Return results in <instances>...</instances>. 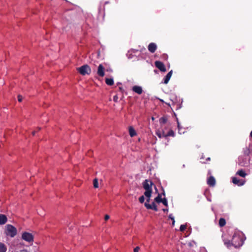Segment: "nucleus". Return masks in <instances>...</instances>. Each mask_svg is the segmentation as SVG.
I'll use <instances>...</instances> for the list:
<instances>
[{
    "label": "nucleus",
    "mask_w": 252,
    "mask_h": 252,
    "mask_svg": "<svg viewBox=\"0 0 252 252\" xmlns=\"http://www.w3.org/2000/svg\"><path fill=\"white\" fill-rule=\"evenodd\" d=\"M153 183L149 180H145L142 183L143 187L145 189L144 195L146 197H151L152 193V186L153 185Z\"/></svg>",
    "instance_id": "nucleus-1"
},
{
    "label": "nucleus",
    "mask_w": 252,
    "mask_h": 252,
    "mask_svg": "<svg viewBox=\"0 0 252 252\" xmlns=\"http://www.w3.org/2000/svg\"><path fill=\"white\" fill-rule=\"evenodd\" d=\"M5 234L10 237H14L17 233V229L11 224H7L5 226Z\"/></svg>",
    "instance_id": "nucleus-2"
},
{
    "label": "nucleus",
    "mask_w": 252,
    "mask_h": 252,
    "mask_svg": "<svg viewBox=\"0 0 252 252\" xmlns=\"http://www.w3.org/2000/svg\"><path fill=\"white\" fill-rule=\"evenodd\" d=\"M231 244L235 248L240 247L242 245V240L239 235L234 234L231 239Z\"/></svg>",
    "instance_id": "nucleus-3"
},
{
    "label": "nucleus",
    "mask_w": 252,
    "mask_h": 252,
    "mask_svg": "<svg viewBox=\"0 0 252 252\" xmlns=\"http://www.w3.org/2000/svg\"><path fill=\"white\" fill-rule=\"evenodd\" d=\"M22 239L26 242L32 243L33 241V236L31 233L24 232L22 234Z\"/></svg>",
    "instance_id": "nucleus-4"
},
{
    "label": "nucleus",
    "mask_w": 252,
    "mask_h": 252,
    "mask_svg": "<svg viewBox=\"0 0 252 252\" xmlns=\"http://www.w3.org/2000/svg\"><path fill=\"white\" fill-rule=\"evenodd\" d=\"M91 72L90 67L87 65H83L80 67V74L82 75H89Z\"/></svg>",
    "instance_id": "nucleus-5"
},
{
    "label": "nucleus",
    "mask_w": 252,
    "mask_h": 252,
    "mask_svg": "<svg viewBox=\"0 0 252 252\" xmlns=\"http://www.w3.org/2000/svg\"><path fill=\"white\" fill-rule=\"evenodd\" d=\"M155 65L157 68H158L160 71L162 72H166V69L164 63L160 61H156L155 62Z\"/></svg>",
    "instance_id": "nucleus-6"
},
{
    "label": "nucleus",
    "mask_w": 252,
    "mask_h": 252,
    "mask_svg": "<svg viewBox=\"0 0 252 252\" xmlns=\"http://www.w3.org/2000/svg\"><path fill=\"white\" fill-rule=\"evenodd\" d=\"M144 205H145V207L148 209H152L155 211H158L157 206L156 204H155V203H154V202H153L152 203V204H150L147 203H145Z\"/></svg>",
    "instance_id": "nucleus-7"
},
{
    "label": "nucleus",
    "mask_w": 252,
    "mask_h": 252,
    "mask_svg": "<svg viewBox=\"0 0 252 252\" xmlns=\"http://www.w3.org/2000/svg\"><path fill=\"white\" fill-rule=\"evenodd\" d=\"M148 50L152 53H154L157 49V45L155 43H150L148 47Z\"/></svg>",
    "instance_id": "nucleus-8"
},
{
    "label": "nucleus",
    "mask_w": 252,
    "mask_h": 252,
    "mask_svg": "<svg viewBox=\"0 0 252 252\" xmlns=\"http://www.w3.org/2000/svg\"><path fill=\"white\" fill-rule=\"evenodd\" d=\"M104 68L102 64H100L98 67L97 74L100 77H103L104 75Z\"/></svg>",
    "instance_id": "nucleus-9"
},
{
    "label": "nucleus",
    "mask_w": 252,
    "mask_h": 252,
    "mask_svg": "<svg viewBox=\"0 0 252 252\" xmlns=\"http://www.w3.org/2000/svg\"><path fill=\"white\" fill-rule=\"evenodd\" d=\"M232 182L233 184L238 186H243L245 184V181L240 180L237 179L236 177L232 178Z\"/></svg>",
    "instance_id": "nucleus-10"
},
{
    "label": "nucleus",
    "mask_w": 252,
    "mask_h": 252,
    "mask_svg": "<svg viewBox=\"0 0 252 252\" xmlns=\"http://www.w3.org/2000/svg\"><path fill=\"white\" fill-rule=\"evenodd\" d=\"M132 90L134 92L137 93L138 94H141L143 92L142 88L141 87L138 86H134L132 87Z\"/></svg>",
    "instance_id": "nucleus-11"
},
{
    "label": "nucleus",
    "mask_w": 252,
    "mask_h": 252,
    "mask_svg": "<svg viewBox=\"0 0 252 252\" xmlns=\"http://www.w3.org/2000/svg\"><path fill=\"white\" fill-rule=\"evenodd\" d=\"M207 184L211 187H214L216 184V180L213 176H210L207 180Z\"/></svg>",
    "instance_id": "nucleus-12"
},
{
    "label": "nucleus",
    "mask_w": 252,
    "mask_h": 252,
    "mask_svg": "<svg viewBox=\"0 0 252 252\" xmlns=\"http://www.w3.org/2000/svg\"><path fill=\"white\" fill-rule=\"evenodd\" d=\"M7 221V217L4 214H0V224H5Z\"/></svg>",
    "instance_id": "nucleus-13"
},
{
    "label": "nucleus",
    "mask_w": 252,
    "mask_h": 252,
    "mask_svg": "<svg viewBox=\"0 0 252 252\" xmlns=\"http://www.w3.org/2000/svg\"><path fill=\"white\" fill-rule=\"evenodd\" d=\"M238 164L242 166H246L248 163L246 159H245L243 157H239L238 158Z\"/></svg>",
    "instance_id": "nucleus-14"
},
{
    "label": "nucleus",
    "mask_w": 252,
    "mask_h": 252,
    "mask_svg": "<svg viewBox=\"0 0 252 252\" xmlns=\"http://www.w3.org/2000/svg\"><path fill=\"white\" fill-rule=\"evenodd\" d=\"M172 70H170L165 76L164 79V83L166 84L168 83L172 75Z\"/></svg>",
    "instance_id": "nucleus-15"
},
{
    "label": "nucleus",
    "mask_w": 252,
    "mask_h": 252,
    "mask_svg": "<svg viewBox=\"0 0 252 252\" xmlns=\"http://www.w3.org/2000/svg\"><path fill=\"white\" fill-rule=\"evenodd\" d=\"M128 131H129V135L131 137H134L137 134L135 129L131 126H130L128 127Z\"/></svg>",
    "instance_id": "nucleus-16"
},
{
    "label": "nucleus",
    "mask_w": 252,
    "mask_h": 252,
    "mask_svg": "<svg viewBox=\"0 0 252 252\" xmlns=\"http://www.w3.org/2000/svg\"><path fill=\"white\" fill-rule=\"evenodd\" d=\"M163 135L164 136V137L166 138L168 136H174L175 134L173 130L170 129L167 134H165L164 132H163Z\"/></svg>",
    "instance_id": "nucleus-17"
},
{
    "label": "nucleus",
    "mask_w": 252,
    "mask_h": 252,
    "mask_svg": "<svg viewBox=\"0 0 252 252\" xmlns=\"http://www.w3.org/2000/svg\"><path fill=\"white\" fill-rule=\"evenodd\" d=\"M237 175H239L240 176L242 177H245L246 176V173H245V171L243 169H241L238 170L237 173Z\"/></svg>",
    "instance_id": "nucleus-18"
},
{
    "label": "nucleus",
    "mask_w": 252,
    "mask_h": 252,
    "mask_svg": "<svg viewBox=\"0 0 252 252\" xmlns=\"http://www.w3.org/2000/svg\"><path fill=\"white\" fill-rule=\"evenodd\" d=\"M225 224H226L225 220L223 218H221L219 220V224L220 226L223 227L225 225Z\"/></svg>",
    "instance_id": "nucleus-19"
},
{
    "label": "nucleus",
    "mask_w": 252,
    "mask_h": 252,
    "mask_svg": "<svg viewBox=\"0 0 252 252\" xmlns=\"http://www.w3.org/2000/svg\"><path fill=\"white\" fill-rule=\"evenodd\" d=\"M105 83L108 85L112 86L114 84V80L112 78H106Z\"/></svg>",
    "instance_id": "nucleus-20"
},
{
    "label": "nucleus",
    "mask_w": 252,
    "mask_h": 252,
    "mask_svg": "<svg viewBox=\"0 0 252 252\" xmlns=\"http://www.w3.org/2000/svg\"><path fill=\"white\" fill-rule=\"evenodd\" d=\"M6 246L4 244L0 243V252H6Z\"/></svg>",
    "instance_id": "nucleus-21"
},
{
    "label": "nucleus",
    "mask_w": 252,
    "mask_h": 252,
    "mask_svg": "<svg viewBox=\"0 0 252 252\" xmlns=\"http://www.w3.org/2000/svg\"><path fill=\"white\" fill-rule=\"evenodd\" d=\"M161 195L160 194H158V196L155 198V201H156L158 203H159L161 202L162 200Z\"/></svg>",
    "instance_id": "nucleus-22"
},
{
    "label": "nucleus",
    "mask_w": 252,
    "mask_h": 252,
    "mask_svg": "<svg viewBox=\"0 0 252 252\" xmlns=\"http://www.w3.org/2000/svg\"><path fill=\"white\" fill-rule=\"evenodd\" d=\"M167 119L165 117H162L159 119V123L160 124H164L167 122Z\"/></svg>",
    "instance_id": "nucleus-23"
},
{
    "label": "nucleus",
    "mask_w": 252,
    "mask_h": 252,
    "mask_svg": "<svg viewBox=\"0 0 252 252\" xmlns=\"http://www.w3.org/2000/svg\"><path fill=\"white\" fill-rule=\"evenodd\" d=\"M251 153V151L249 148H246L244 149V154L245 156H249L250 154Z\"/></svg>",
    "instance_id": "nucleus-24"
},
{
    "label": "nucleus",
    "mask_w": 252,
    "mask_h": 252,
    "mask_svg": "<svg viewBox=\"0 0 252 252\" xmlns=\"http://www.w3.org/2000/svg\"><path fill=\"white\" fill-rule=\"evenodd\" d=\"M163 131L161 132L160 130H158L156 131V134L160 138L161 137H164V136L163 135Z\"/></svg>",
    "instance_id": "nucleus-25"
},
{
    "label": "nucleus",
    "mask_w": 252,
    "mask_h": 252,
    "mask_svg": "<svg viewBox=\"0 0 252 252\" xmlns=\"http://www.w3.org/2000/svg\"><path fill=\"white\" fill-rule=\"evenodd\" d=\"M93 185L94 188H98V180L96 178L94 179L93 181Z\"/></svg>",
    "instance_id": "nucleus-26"
},
{
    "label": "nucleus",
    "mask_w": 252,
    "mask_h": 252,
    "mask_svg": "<svg viewBox=\"0 0 252 252\" xmlns=\"http://www.w3.org/2000/svg\"><path fill=\"white\" fill-rule=\"evenodd\" d=\"M187 228V225L185 224H182L180 227V230L182 232H183Z\"/></svg>",
    "instance_id": "nucleus-27"
},
{
    "label": "nucleus",
    "mask_w": 252,
    "mask_h": 252,
    "mask_svg": "<svg viewBox=\"0 0 252 252\" xmlns=\"http://www.w3.org/2000/svg\"><path fill=\"white\" fill-rule=\"evenodd\" d=\"M165 206H168L167 200L166 198H163L161 200V202Z\"/></svg>",
    "instance_id": "nucleus-28"
},
{
    "label": "nucleus",
    "mask_w": 252,
    "mask_h": 252,
    "mask_svg": "<svg viewBox=\"0 0 252 252\" xmlns=\"http://www.w3.org/2000/svg\"><path fill=\"white\" fill-rule=\"evenodd\" d=\"M144 200L145 197L144 195H142L139 198V201L141 203H143L144 202Z\"/></svg>",
    "instance_id": "nucleus-29"
},
{
    "label": "nucleus",
    "mask_w": 252,
    "mask_h": 252,
    "mask_svg": "<svg viewBox=\"0 0 252 252\" xmlns=\"http://www.w3.org/2000/svg\"><path fill=\"white\" fill-rule=\"evenodd\" d=\"M170 100L172 101V105H176V98H174L173 99L170 98Z\"/></svg>",
    "instance_id": "nucleus-30"
},
{
    "label": "nucleus",
    "mask_w": 252,
    "mask_h": 252,
    "mask_svg": "<svg viewBox=\"0 0 252 252\" xmlns=\"http://www.w3.org/2000/svg\"><path fill=\"white\" fill-rule=\"evenodd\" d=\"M113 100H114L115 102H118V95H114V97H113Z\"/></svg>",
    "instance_id": "nucleus-31"
},
{
    "label": "nucleus",
    "mask_w": 252,
    "mask_h": 252,
    "mask_svg": "<svg viewBox=\"0 0 252 252\" xmlns=\"http://www.w3.org/2000/svg\"><path fill=\"white\" fill-rule=\"evenodd\" d=\"M18 100L20 102H21L22 101V95H18Z\"/></svg>",
    "instance_id": "nucleus-32"
},
{
    "label": "nucleus",
    "mask_w": 252,
    "mask_h": 252,
    "mask_svg": "<svg viewBox=\"0 0 252 252\" xmlns=\"http://www.w3.org/2000/svg\"><path fill=\"white\" fill-rule=\"evenodd\" d=\"M140 250L139 247H136L134 249L133 252H138Z\"/></svg>",
    "instance_id": "nucleus-33"
},
{
    "label": "nucleus",
    "mask_w": 252,
    "mask_h": 252,
    "mask_svg": "<svg viewBox=\"0 0 252 252\" xmlns=\"http://www.w3.org/2000/svg\"><path fill=\"white\" fill-rule=\"evenodd\" d=\"M110 218V216L108 215H106L104 217V220H107Z\"/></svg>",
    "instance_id": "nucleus-34"
},
{
    "label": "nucleus",
    "mask_w": 252,
    "mask_h": 252,
    "mask_svg": "<svg viewBox=\"0 0 252 252\" xmlns=\"http://www.w3.org/2000/svg\"><path fill=\"white\" fill-rule=\"evenodd\" d=\"M169 218L170 219L172 220H174V218L172 214H170L169 215Z\"/></svg>",
    "instance_id": "nucleus-35"
},
{
    "label": "nucleus",
    "mask_w": 252,
    "mask_h": 252,
    "mask_svg": "<svg viewBox=\"0 0 252 252\" xmlns=\"http://www.w3.org/2000/svg\"><path fill=\"white\" fill-rule=\"evenodd\" d=\"M147 198V200H146V202L145 203H148L149 202H150V197H146Z\"/></svg>",
    "instance_id": "nucleus-36"
},
{
    "label": "nucleus",
    "mask_w": 252,
    "mask_h": 252,
    "mask_svg": "<svg viewBox=\"0 0 252 252\" xmlns=\"http://www.w3.org/2000/svg\"><path fill=\"white\" fill-rule=\"evenodd\" d=\"M162 210H163V212H167V211H168V209H163Z\"/></svg>",
    "instance_id": "nucleus-37"
},
{
    "label": "nucleus",
    "mask_w": 252,
    "mask_h": 252,
    "mask_svg": "<svg viewBox=\"0 0 252 252\" xmlns=\"http://www.w3.org/2000/svg\"><path fill=\"white\" fill-rule=\"evenodd\" d=\"M165 103L169 106H171V104L170 103H168V102H165Z\"/></svg>",
    "instance_id": "nucleus-38"
},
{
    "label": "nucleus",
    "mask_w": 252,
    "mask_h": 252,
    "mask_svg": "<svg viewBox=\"0 0 252 252\" xmlns=\"http://www.w3.org/2000/svg\"><path fill=\"white\" fill-rule=\"evenodd\" d=\"M35 133H36V131H32V134L33 135H34L35 134Z\"/></svg>",
    "instance_id": "nucleus-39"
},
{
    "label": "nucleus",
    "mask_w": 252,
    "mask_h": 252,
    "mask_svg": "<svg viewBox=\"0 0 252 252\" xmlns=\"http://www.w3.org/2000/svg\"><path fill=\"white\" fill-rule=\"evenodd\" d=\"M175 222V220H172V225H174Z\"/></svg>",
    "instance_id": "nucleus-40"
},
{
    "label": "nucleus",
    "mask_w": 252,
    "mask_h": 252,
    "mask_svg": "<svg viewBox=\"0 0 252 252\" xmlns=\"http://www.w3.org/2000/svg\"><path fill=\"white\" fill-rule=\"evenodd\" d=\"M210 158H208L207 159H206V160H210Z\"/></svg>",
    "instance_id": "nucleus-41"
},
{
    "label": "nucleus",
    "mask_w": 252,
    "mask_h": 252,
    "mask_svg": "<svg viewBox=\"0 0 252 252\" xmlns=\"http://www.w3.org/2000/svg\"><path fill=\"white\" fill-rule=\"evenodd\" d=\"M250 136L252 137V131L250 133Z\"/></svg>",
    "instance_id": "nucleus-42"
},
{
    "label": "nucleus",
    "mask_w": 252,
    "mask_h": 252,
    "mask_svg": "<svg viewBox=\"0 0 252 252\" xmlns=\"http://www.w3.org/2000/svg\"><path fill=\"white\" fill-rule=\"evenodd\" d=\"M159 100H160V101L161 102H164V101H163L162 99H159Z\"/></svg>",
    "instance_id": "nucleus-43"
},
{
    "label": "nucleus",
    "mask_w": 252,
    "mask_h": 252,
    "mask_svg": "<svg viewBox=\"0 0 252 252\" xmlns=\"http://www.w3.org/2000/svg\"><path fill=\"white\" fill-rule=\"evenodd\" d=\"M162 194H163V195H165V192H164V191H163V192Z\"/></svg>",
    "instance_id": "nucleus-44"
},
{
    "label": "nucleus",
    "mask_w": 252,
    "mask_h": 252,
    "mask_svg": "<svg viewBox=\"0 0 252 252\" xmlns=\"http://www.w3.org/2000/svg\"><path fill=\"white\" fill-rule=\"evenodd\" d=\"M76 69L78 71H79V68L77 67Z\"/></svg>",
    "instance_id": "nucleus-45"
},
{
    "label": "nucleus",
    "mask_w": 252,
    "mask_h": 252,
    "mask_svg": "<svg viewBox=\"0 0 252 252\" xmlns=\"http://www.w3.org/2000/svg\"><path fill=\"white\" fill-rule=\"evenodd\" d=\"M178 104H177V107H176V108L177 109L178 107Z\"/></svg>",
    "instance_id": "nucleus-46"
},
{
    "label": "nucleus",
    "mask_w": 252,
    "mask_h": 252,
    "mask_svg": "<svg viewBox=\"0 0 252 252\" xmlns=\"http://www.w3.org/2000/svg\"><path fill=\"white\" fill-rule=\"evenodd\" d=\"M40 128L39 127V128H38V130H40Z\"/></svg>",
    "instance_id": "nucleus-47"
}]
</instances>
